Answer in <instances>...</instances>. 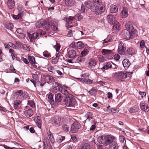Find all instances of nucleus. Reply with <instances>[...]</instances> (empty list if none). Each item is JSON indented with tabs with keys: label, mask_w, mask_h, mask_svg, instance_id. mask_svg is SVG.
<instances>
[{
	"label": "nucleus",
	"mask_w": 149,
	"mask_h": 149,
	"mask_svg": "<svg viewBox=\"0 0 149 149\" xmlns=\"http://www.w3.org/2000/svg\"><path fill=\"white\" fill-rule=\"evenodd\" d=\"M43 56L46 58L51 57V56L49 53L47 51H45L43 53Z\"/></svg>",
	"instance_id": "47"
},
{
	"label": "nucleus",
	"mask_w": 149,
	"mask_h": 149,
	"mask_svg": "<svg viewBox=\"0 0 149 149\" xmlns=\"http://www.w3.org/2000/svg\"><path fill=\"white\" fill-rule=\"evenodd\" d=\"M112 76L116 80L118 81H122L125 79L124 72L122 71L113 73L112 74Z\"/></svg>",
	"instance_id": "4"
},
{
	"label": "nucleus",
	"mask_w": 149,
	"mask_h": 149,
	"mask_svg": "<svg viewBox=\"0 0 149 149\" xmlns=\"http://www.w3.org/2000/svg\"><path fill=\"white\" fill-rule=\"evenodd\" d=\"M43 77L48 84H49V83H53L55 81V80L53 77L49 74L45 75Z\"/></svg>",
	"instance_id": "15"
},
{
	"label": "nucleus",
	"mask_w": 149,
	"mask_h": 149,
	"mask_svg": "<svg viewBox=\"0 0 149 149\" xmlns=\"http://www.w3.org/2000/svg\"><path fill=\"white\" fill-rule=\"evenodd\" d=\"M81 127V124L76 120L72 125L70 131L72 133H76L78 131Z\"/></svg>",
	"instance_id": "6"
},
{
	"label": "nucleus",
	"mask_w": 149,
	"mask_h": 149,
	"mask_svg": "<svg viewBox=\"0 0 149 149\" xmlns=\"http://www.w3.org/2000/svg\"><path fill=\"white\" fill-rule=\"evenodd\" d=\"M93 114L91 112H88L85 115V117L87 118L86 120L90 121L92 119Z\"/></svg>",
	"instance_id": "40"
},
{
	"label": "nucleus",
	"mask_w": 149,
	"mask_h": 149,
	"mask_svg": "<svg viewBox=\"0 0 149 149\" xmlns=\"http://www.w3.org/2000/svg\"><path fill=\"white\" fill-rule=\"evenodd\" d=\"M52 29L54 31H57L58 30V23L54 20H52L51 21Z\"/></svg>",
	"instance_id": "21"
},
{
	"label": "nucleus",
	"mask_w": 149,
	"mask_h": 149,
	"mask_svg": "<svg viewBox=\"0 0 149 149\" xmlns=\"http://www.w3.org/2000/svg\"><path fill=\"white\" fill-rule=\"evenodd\" d=\"M62 130L65 132H68L69 130V127L66 125H63L62 127Z\"/></svg>",
	"instance_id": "55"
},
{
	"label": "nucleus",
	"mask_w": 149,
	"mask_h": 149,
	"mask_svg": "<svg viewBox=\"0 0 149 149\" xmlns=\"http://www.w3.org/2000/svg\"><path fill=\"white\" fill-rule=\"evenodd\" d=\"M28 59L29 62L32 65V66L35 67L36 65V64H37V63L36 62L35 57L33 56H29Z\"/></svg>",
	"instance_id": "25"
},
{
	"label": "nucleus",
	"mask_w": 149,
	"mask_h": 149,
	"mask_svg": "<svg viewBox=\"0 0 149 149\" xmlns=\"http://www.w3.org/2000/svg\"><path fill=\"white\" fill-rule=\"evenodd\" d=\"M35 121L38 127L41 129L42 125V120L41 117L39 116H37Z\"/></svg>",
	"instance_id": "23"
},
{
	"label": "nucleus",
	"mask_w": 149,
	"mask_h": 149,
	"mask_svg": "<svg viewBox=\"0 0 149 149\" xmlns=\"http://www.w3.org/2000/svg\"><path fill=\"white\" fill-rule=\"evenodd\" d=\"M53 47L55 49L56 51L58 52L60 48V46L58 43H56V45L53 46Z\"/></svg>",
	"instance_id": "58"
},
{
	"label": "nucleus",
	"mask_w": 149,
	"mask_h": 149,
	"mask_svg": "<svg viewBox=\"0 0 149 149\" xmlns=\"http://www.w3.org/2000/svg\"><path fill=\"white\" fill-rule=\"evenodd\" d=\"M137 30L136 29L133 30L130 33V39H133L137 35Z\"/></svg>",
	"instance_id": "41"
},
{
	"label": "nucleus",
	"mask_w": 149,
	"mask_h": 149,
	"mask_svg": "<svg viewBox=\"0 0 149 149\" xmlns=\"http://www.w3.org/2000/svg\"><path fill=\"white\" fill-rule=\"evenodd\" d=\"M85 58L82 56H79L77 58H74L72 59H67V61L71 63H79L81 64L84 63Z\"/></svg>",
	"instance_id": "5"
},
{
	"label": "nucleus",
	"mask_w": 149,
	"mask_h": 149,
	"mask_svg": "<svg viewBox=\"0 0 149 149\" xmlns=\"http://www.w3.org/2000/svg\"><path fill=\"white\" fill-rule=\"evenodd\" d=\"M122 63L123 66L125 70L128 69L131 64L129 60L127 58L124 59Z\"/></svg>",
	"instance_id": "19"
},
{
	"label": "nucleus",
	"mask_w": 149,
	"mask_h": 149,
	"mask_svg": "<svg viewBox=\"0 0 149 149\" xmlns=\"http://www.w3.org/2000/svg\"><path fill=\"white\" fill-rule=\"evenodd\" d=\"M119 147L118 144L116 141H114L109 145V149H118Z\"/></svg>",
	"instance_id": "27"
},
{
	"label": "nucleus",
	"mask_w": 149,
	"mask_h": 149,
	"mask_svg": "<svg viewBox=\"0 0 149 149\" xmlns=\"http://www.w3.org/2000/svg\"><path fill=\"white\" fill-rule=\"evenodd\" d=\"M93 83V80L88 79H86L84 82L85 83L87 84H92Z\"/></svg>",
	"instance_id": "50"
},
{
	"label": "nucleus",
	"mask_w": 149,
	"mask_h": 149,
	"mask_svg": "<svg viewBox=\"0 0 149 149\" xmlns=\"http://www.w3.org/2000/svg\"><path fill=\"white\" fill-rule=\"evenodd\" d=\"M63 99V96L61 93H58L55 95V100L56 102H60L62 101Z\"/></svg>",
	"instance_id": "24"
},
{
	"label": "nucleus",
	"mask_w": 149,
	"mask_h": 149,
	"mask_svg": "<svg viewBox=\"0 0 149 149\" xmlns=\"http://www.w3.org/2000/svg\"><path fill=\"white\" fill-rule=\"evenodd\" d=\"M126 49V45L122 42H120L119 43L118 49V53L121 55L125 54L126 52H125Z\"/></svg>",
	"instance_id": "7"
},
{
	"label": "nucleus",
	"mask_w": 149,
	"mask_h": 149,
	"mask_svg": "<svg viewBox=\"0 0 149 149\" xmlns=\"http://www.w3.org/2000/svg\"><path fill=\"white\" fill-rule=\"evenodd\" d=\"M58 89L59 91L61 92L64 95H66V96H67L68 94H70L68 93L67 91L62 87H58Z\"/></svg>",
	"instance_id": "35"
},
{
	"label": "nucleus",
	"mask_w": 149,
	"mask_h": 149,
	"mask_svg": "<svg viewBox=\"0 0 149 149\" xmlns=\"http://www.w3.org/2000/svg\"><path fill=\"white\" fill-rule=\"evenodd\" d=\"M28 104L32 107H34L35 106V104L32 100L28 101Z\"/></svg>",
	"instance_id": "52"
},
{
	"label": "nucleus",
	"mask_w": 149,
	"mask_h": 149,
	"mask_svg": "<svg viewBox=\"0 0 149 149\" xmlns=\"http://www.w3.org/2000/svg\"><path fill=\"white\" fill-rule=\"evenodd\" d=\"M12 16L14 19H18L20 18H21L22 14L21 13H19L17 15H13Z\"/></svg>",
	"instance_id": "49"
},
{
	"label": "nucleus",
	"mask_w": 149,
	"mask_h": 149,
	"mask_svg": "<svg viewBox=\"0 0 149 149\" xmlns=\"http://www.w3.org/2000/svg\"><path fill=\"white\" fill-rule=\"evenodd\" d=\"M118 11L117 7L115 5L112 4L110 7V11L111 13H115Z\"/></svg>",
	"instance_id": "28"
},
{
	"label": "nucleus",
	"mask_w": 149,
	"mask_h": 149,
	"mask_svg": "<svg viewBox=\"0 0 149 149\" xmlns=\"http://www.w3.org/2000/svg\"><path fill=\"white\" fill-rule=\"evenodd\" d=\"M97 58L99 61L101 62H103L105 60L104 57L102 56L99 55L98 56Z\"/></svg>",
	"instance_id": "59"
},
{
	"label": "nucleus",
	"mask_w": 149,
	"mask_h": 149,
	"mask_svg": "<svg viewBox=\"0 0 149 149\" xmlns=\"http://www.w3.org/2000/svg\"><path fill=\"white\" fill-rule=\"evenodd\" d=\"M24 113L25 115L27 117H31L33 114V111L31 109L25 111Z\"/></svg>",
	"instance_id": "29"
},
{
	"label": "nucleus",
	"mask_w": 149,
	"mask_h": 149,
	"mask_svg": "<svg viewBox=\"0 0 149 149\" xmlns=\"http://www.w3.org/2000/svg\"><path fill=\"white\" fill-rule=\"evenodd\" d=\"M125 26L127 29L130 31H132L134 29L132 24L130 22L126 23Z\"/></svg>",
	"instance_id": "30"
},
{
	"label": "nucleus",
	"mask_w": 149,
	"mask_h": 149,
	"mask_svg": "<svg viewBox=\"0 0 149 149\" xmlns=\"http://www.w3.org/2000/svg\"><path fill=\"white\" fill-rule=\"evenodd\" d=\"M58 60V59L57 58L55 57L54 59L52 60V63L53 64H56L57 63Z\"/></svg>",
	"instance_id": "61"
},
{
	"label": "nucleus",
	"mask_w": 149,
	"mask_h": 149,
	"mask_svg": "<svg viewBox=\"0 0 149 149\" xmlns=\"http://www.w3.org/2000/svg\"><path fill=\"white\" fill-rule=\"evenodd\" d=\"M32 77L35 80H37L38 79V76L37 74H33L32 75Z\"/></svg>",
	"instance_id": "63"
},
{
	"label": "nucleus",
	"mask_w": 149,
	"mask_h": 149,
	"mask_svg": "<svg viewBox=\"0 0 149 149\" xmlns=\"http://www.w3.org/2000/svg\"><path fill=\"white\" fill-rule=\"evenodd\" d=\"M65 137L61 136H58V137L57 141L59 142H62L64 139Z\"/></svg>",
	"instance_id": "56"
},
{
	"label": "nucleus",
	"mask_w": 149,
	"mask_h": 149,
	"mask_svg": "<svg viewBox=\"0 0 149 149\" xmlns=\"http://www.w3.org/2000/svg\"><path fill=\"white\" fill-rule=\"evenodd\" d=\"M8 45L10 47L16 49H18V47L11 42H9L8 43Z\"/></svg>",
	"instance_id": "60"
},
{
	"label": "nucleus",
	"mask_w": 149,
	"mask_h": 149,
	"mask_svg": "<svg viewBox=\"0 0 149 149\" xmlns=\"http://www.w3.org/2000/svg\"><path fill=\"white\" fill-rule=\"evenodd\" d=\"M22 101L19 100H17L14 102L13 106L15 109H17L21 104Z\"/></svg>",
	"instance_id": "37"
},
{
	"label": "nucleus",
	"mask_w": 149,
	"mask_h": 149,
	"mask_svg": "<svg viewBox=\"0 0 149 149\" xmlns=\"http://www.w3.org/2000/svg\"><path fill=\"white\" fill-rule=\"evenodd\" d=\"M125 52L128 54L132 55L135 54V51L132 47H130L127 49Z\"/></svg>",
	"instance_id": "26"
},
{
	"label": "nucleus",
	"mask_w": 149,
	"mask_h": 149,
	"mask_svg": "<svg viewBox=\"0 0 149 149\" xmlns=\"http://www.w3.org/2000/svg\"><path fill=\"white\" fill-rule=\"evenodd\" d=\"M74 3V0H65V3L66 5L68 6H73Z\"/></svg>",
	"instance_id": "38"
},
{
	"label": "nucleus",
	"mask_w": 149,
	"mask_h": 149,
	"mask_svg": "<svg viewBox=\"0 0 149 149\" xmlns=\"http://www.w3.org/2000/svg\"><path fill=\"white\" fill-rule=\"evenodd\" d=\"M21 60L26 64H28L29 63V62L27 59L26 58H21Z\"/></svg>",
	"instance_id": "64"
},
{
	"label": "nucleus",
	"mask_w": 149,
	"mask_h": 149,
	"mask_svg": "<svg viewBox=\"0 0 149 149\" xmlns=\"http://www.w3.org/2000/svg\"><path fill=\"white\" fill-rule=\"evenodd\" d=\"M132 74V72H124L125 78H126L127 77H131Z\"/></svg>",
	"instance_id": "54"
},
{
	"label": "nucleus",
	"mask_w": 149,
	"mask_h": 149,
	"mask_svg": "<svg viewBox=\"0 0 149 149\" xmlns=\"http://www.w3.org/2000/svg\"><path fill=\"white\" fill-rule=\"evenodd\" d=\"M88 66L89 68H91L93 69H97L98 67L96 66L97 61L93 59H90L88 63Z\"/></svg>",
	"instance_id": "8"
},
{
	"label": "nucleus",
	"mask_w": 149,
	"mask_h": 149,
	"mask_svg": "<svg viewBox=\"0 0 149 149\" xmlns=\"http://www.w3.org/2000/svg\"><path fill=\"white\" fill-rule=\"evenodd\" d=\"M97 92L96 88L93 87L88 92V93L91 95H94L96 94Z\"/></svg>",
	"instance_id": "36"
},
{
	"label": "nucleus",
	"mask_w": 149,
	"mask_h": 149,
	"mask_svg": "<svg viewBox=\"0 0 149 149\" xmlns=\"http://www.w3.org/2000/svg\"><path fill=\"white\" fill-rule=\"evenodd\" d=\"M107 19L108 22L111 24H113L115 21V18L114 16L111 15H108L107 16Z\"/></svg>",
	"instance_id": "18"
},
{
	"label": "nucleus",
	"mask_w": 149,
	"mask_h": 149,
	"mask_svg": "<svg viewBox=\"0 0 149 149\" xmlns=\"http://www.w3.org/2000/svg\"><path fill=\"white\" fill-rule=\"evenodd\" d=\"M121 35L124 39L127 40L130 39V32L127 30H123L121 33Z\"/></svg>",
	"instance_id": "9"
},
{
	"label": "nucleus",
	"mask_w": 149,
	"mask_h": 149,
	"mask_svg": "<svg viewBox=\"0 0 149 149\" xmlns=\"http://www.w3.org/2000/svg\"><path fill=\"white\" fill-rule=\"evenodd\" d=\"M139 108L138 107L137 105H134L131 107L129 109V111L131 113H134L137 112L138 111Z\"/></svg>",
	"instance_id": "32"
},
{
	"label": "nucleus",
	"mask_w": 149,
	"mask_h": 149,
	"mask_svg": "<svg viewBox=\"0 0 149 149\" xmlns=\"http://www.w3.org/2000/svg\"><path fill=\"white\" fill-rule=\"evenodd\" d=\"M77 54L76 51L73 49L68 50L67 53V57L70 58H74Z\"/></svg>",
	"instance_id": "16"
},
{
	"label": "nucleus",
	"mask_w": 149,
	"mask_h": 149,
	"mask_svg": "<svg viewBox=\"0 0 149 149\" xmlns=\"http://www.w3.org/2000/svg\"><path fill=\"white\" fill-rule=\"evenodd\" d=\"M4 26L5 28L10 30L12 29L13 27V24L9 22H7L5 24Z\"/></svg>",
	"instance_id": "31"
},
{
	"label": "nucleus",
	"mask_w": 149,
	"mask_h": 149,
	"mask_svg": "<svg viewBox=\"0 0 149 149\" xmlns=\"http://www.w3.org/2000/svg\"><path fill=\"white\" fill-rule=\"evenodd\" d=\"M76 46L79 49H81L84 47V45L81 42H78L76 43Z\"/></svg>",
	"instance_id": "46"
},
{
	"label": "nucleus",
	"mask_w": 149,
	"mask_h": 149,
	"mask_svg": "<svg viewBox=\"0 0 149 149\" xmlns=\"http://www.w3.org/2000/svg\"><path fill=\"white\" fill-rule=\"evenodd\" d=\"M48 70L52 72H54L55 70V69L52 66H50L48 68Z\"/></svg>",
	"instance_id": "62"
},
{
	"label": "nucleus",
	"mask_w": 149,
	"mask_h": 149,
	"mask_svg": "<svg viewBox=\"0 0 149 149\" xmlns=\"http://www.w3.org/2000/svg\"><path fill=\"white\" fill-rule=\"evenodd\" d=\"M140 107L141 109L144 112H147L149 111V107L148 105L143 102H141L140 104Z\"/></svg>",
	"instance_id": "14"
},
{
	"label": "nucleus",
	"mask_w": 149,
	"mask_h": 149,
	"mask_svg": "<svg viewBox=\"0 0 149 149\" xmlns=\"http://www.w3.org/2000/svg\"><path fill=\"white\" fill-rule=\"evenodd\" d=\"M115 139V137L112 135H107L105 136L101 135L98 137L97 140L99 143L107 146L112 143Z\"/></svg>",
	"instance_id": "1"
},
{
	"label": "nucleus",
	"mask_w": 149,
	"mask_h": 149,
	"mask_svg": "<svg viewBox=\"0 0 149 149\" xmlns=\"http://www.w3.org/2000/svg\"><path fill=\"white\" fill-rule=\"evenodd\" d=\"M48 99L51 104H54V101L53 99V95L52 93H50L49 95Z\"/></svg>",
	"instance_id": "43"
},
{
	"label": "nucleus",
	"mask_w": 149,
	"mask_h": 149,
	"mask_svg": "<svg viewBox=\"0 0 149 149\" xmlns=\"http://www.w3.org/2000/svg\"><path fill=\"white\" fill-rule=\"evenodd\" d=\"M74 17L75 19L77 18L78 20H79L83 18V16L80 13H79L77 14Z\"/></svg>",
	"instance_id": "53"
},
{
	"label": "nucleus",
	"mask_w": 149,
	"mask_h": 149,
	"mask_svg": "<svg viewBox=\"0 0 149 149\" xmlns=\"http://www.w3.org/2000/svg\"><path fill=\"white\" fill-rule=\"evenodd\" d=\"M89 51L87 49H84L83 51L81 52V54L83 57L84 58V56H86L88 53Z\"/></svg>",
	"instance_id": "45"
},
{
	"label": "nucleus",
	"mask_w": 149,
	"mask_h": 149,
	"mask_svg": "<svg viewBox=\"0 0 149 149\" xmlns=\"http://www.w3.org/2000/svg\"><path fill=\"white\" fill-rule=\"evenodd\" d=\"M111 63V62H110L104 63L103 64V67L100 68V69L103 72H104L105 70H107L110 69Z\"/></svg>",
	"instance_id": "17"
},
{
	"label": "nucleus",
	"mask_w": 149,
	"mask_h": 149,
	"mask_svg": "<svg viewBox=\"0 0 149 149\" xmlns=\"http://www.w3.org/2000/svg\"><path fill=\"white\" fill-rule=\"evenodd\" d=\"M27 35L30 40L31 42H33V40L38 38V34L37 32L34 33L32 34L28 32Z\"/></svg>",
	"instance_id": "10"
},
{
	"label": "nucleus",
	"mask_w": 149,
	"mask_h": 149,
	"mask_svg": "<svg viewBox=\"0 0 149 149\" xmlns=\"http://www.w3.org/2000/svg\"><path fill=\"white\" fill-rule=\"evenodd\" d=\"M48 136L52 143H53L54 142V139L52 134H51V132L49 131L48 132Z\"/></svg>",
	"instance_id": "42"
},
{
	"label": "nucleus",
	"mask_w": 149,
	"mask_h": 149,
	"mask_svg": "<svg viewBox=\"0 0 149 149\" xmlns=\"http://www.w3.org/2000/svg\"><path fill=\"white\" fill-rule=\"evenodd\" d=\"M121 15L123 18L126 17L128 16V10L126 7L123 8V10L121 12Z\"/></svg>",
	"instance_id": "20"
},
{
	"label": "nucleus",
	"mask_w": 149,
	"mask_h": 149,
	"mask_svg": "<svg viewBox=\"0 0 149 149\" xmlns=\"http://www.w3.org/2000/svg\"><path fill=\"white\" fill-rule=\"evenodd\" d=\"M61 118L58 116L55 117L54 119L53 123L55 125H59Z\"/></svg>",
	"instance_id": "39"
},
{
	"label": "nucleus",
	"mask_w": 149,
	"mask_h": 149,
	"mask_svg": "<svg viewBox=\"0 0 149 149\" xmlns=\"http://www.w3.org/2000/svg\"><path fill=\"white\" fill-rule=\"evenodd\" d=\"M64 102L65 105L68 107L74 106L76 103V100L71 94H68L66 96Z\"/></svg>",
	"instance_id": "3"
},
{
	"label": "nucleus",
	"mask_w": 149,
	"mask_h": 149,
	"mask_svg": "<svg viewBox=\"0 0 149 149\" xmlns=\"http://www.w3.org/2000/svg\"><path fill=\"white\" fill-rule=\"evenodd\" d=\"M94 3L98 5L95 6L94 12L96 15H99L104 12L105 10L106 5L104 2L102 0H93Z\"/></svg>",
	"instance_id": "2"
},
{
	"label": "nucleus",
	"mask_w": 149,
	"mask_h": 149,
	"mask_svg": "<svg viewBox=\"0 0 149 149\" xmlns=\"http://www.w3.org/2000/svg\"><path fill=\"white\" fill-rule=\"evenodd\" d=\"M90 146L88 143H84L81 146V149H90Z\"/></svg>",
	"instance_id": "48"
},
{
	"label": "nucleus",
	"mask_w": 149,
	"mask_h": 149,
	"mask_svg": "<svg viewBox=\"0 0 149 149\" xmlns=\"http://www.w3.org/2000/svg\"><path fill=\"white\" fill-rule=\"evenodd\" d=\"M15 94L17 96L18 98L19 99H22L24 98V95L21 90L17 91L16 92Z\"/></svg>",
	"instance_id": "33"
},
{
	"label": "nucleus",
	"mask_w": 149,
	"mask_h": 149,
	"mask_svg": "<svg viewBox=\"0 0 149 149\" xmlns=\"http://www.w3.org/2000/svg\"><path fill=\"white\" fill-rule=\"evenodd\" d=\"M111 66L110 69H112L113 70H116L118 68V65L112 62H111Z\"/></svg>",
	"instance_id": "51"
},
{
	"label": "nucleus",
	"mask_w": 149,
	"mask_h": 149,
	"mask_svg": "<svg viewBox=\"0 0 149 149\" xmlns=\"http://www.w3.org/2000/svg\"><path fill=\"white\" fill-rule=\"evenodd\" d=\"M114 25L113 28L112 29V31H114L115 32H117L118 31L119 27V24L118 22H116L113 23Z\"/></svg>",
	"instance_id": "34"
},
{
	"label": "nucleus",
	"mask_w": 149,
	"mask_h": 149,
	"mask_svg": "<svg viewBox=\"0 0 149 149\" xmlns=\"http://www.w3.org/2000/svg\"><path fill=\"white\" fill-rule=\"evenodd\" d=\"M49 25V23L46 21L42 19L37 22L36 26L37 27L41 28L45 25Z\"/></svg>",
	"instance_id": "12"
},
{
	"label": "nucleus",
	"mask_w": 149,
	"mask_h": 149,
	"mask_svg": "<svg viewBox=\"0 0 149 149\" xmlns=\"http://www.w3.org/2000/svg\"><path fill=\"white\" fill-rule=\"evenodd\" d=\"M58 59H61V60L62 59V58H64L63 57V56L62 54V53L61 52H58L57 54L56 55V57Z\"/></svg>",
	"instance_id": "57"
},
{
	"label": "nucleus",
	"mask_w": 149,
	"mask_h": 149,
	"mask_svg": "<svg viewBox=\"0 0 149 149\" xmlns=\"http://www.w3.org/2000/svg\"><path fill=\"white\" fill-rule=\"evenodd\" d=\"M8 7L10 9H13L15 6V2L14 0H8L7 2Z\"/></svg>",
	"instance_id": "22"
},
{
	"label": "nucleus",
	"mask_w": 149,
	"mask_h": 149,
	"mask_svg": "<svg viewBox=\"0 0 149 149\" xmlns=\"http://www.w3.org/2000/svg\"><path fill=\"white\" fill-rule=\"evenodd\" d=\"M75 19L74 17L69 16L68 17L66 18V21L67 22V23L69 24L72 23V21H73Z\"/></svg>",
	"instance_id": "44"
},
{
	"label": "nucleus",
	"mask_w": 149,
	"mask_h": 149,
	"mask_svg": "<svg viewBox=\"0 0 149 149\" xmlns=\"http://www.w3.org/2000/svg\"><path fill=\"white\" fill-rule=\"evenodd\" d=\"M102 54L110 56L111 58L114 55L113 52V50H111L103 49L102 51Z\"/></svg>",
	"instance_id": "13"
},
{
	"label": "nucleus",
	"mask_w": 149,
	"mask_h": 149,
	"mask_svg": "<svg viewBox=\"0 0 149 149\" xmlns=\"http://www.w3.org/2000/svg\"><path fill=\"white\" fill-rule=\"evenodd\" d=\"M85 6L91 10L94 11V7L95 6L94 3L91 1H88L85 3Z\"/></svg>",
	"instance_id": "11"
}]
</instances>
